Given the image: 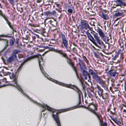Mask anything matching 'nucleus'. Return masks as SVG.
<instances>
[{"mask_svg":"<svg viewBox=\"0 0 126 126\" xmlns=\"http://www.w3.org/2000/svg\"><path fill=\"white\" fill-rule=\"evenodd\" d=\"M7 74L9 75L10 78L12 80V82H14L15 83L12 85L13 86L17 87L21 92L22 90L20 86L18 84L17 82V76L14 73H11L9 72L7 73Z\"/></svg>","mask_w":126,"mask_h":126,"instance_id":"nucleus-1","label":"nucleus"},{"mask_svg":"<svg viewBox=\"0 0 126 126\" xmlns=\"http://www.w3.org/2000/svg\"><path fill=\"white\" fill-rule=\"evenodd\" d=\"M54 82L57 84L60 85L74 89L78 92L79 94V97H80L81 94V93L79 90L78 88L75 85H72L71 84H65L62 82H60L56 80L54 81Z\"/></svg>","mask_w":126,"mask_h":126,"instance_id":"nucleus-2","label":"nucleus"},{"mask_svg":"<svg viewBox=\"0 0 126 126\" xmlns=\"http://www.w3.org/2000/svg\"><path fill=\"white\" fill-rule=\"evenodd\" d=\"M54 51L62 55L63 56L67 58L68 59L67 62L70 65H71V66L76 72V68L75 66H74V63L72 62L71 60L68 59L67 56V54L66 53H63V52L62 50H59L58 49H54Z\"/></svg>","mask_w":126,"mask_h":126,"instance_id":"nucleus-3","label":"nucleus"},{"mask_svg":"<svg viewBox=\"0 0 126 126\" xmlns=\"http://www.w3.org/2000/svg\"><path fill=\"white\" fill-rule=\"evenodd\" d=\"M96 31L101 37V39L106 43H108L109 40L108 38L106 37V35L102 32V30L98 27Z\"/></svg>","mask_w":126,"mask_h":126,"instance_id":"nucleus-4","label":"nucleus"},{"mask_svg":"<svg viewBox=\"0 0 126 126\" xmlns=\"http://www.w3.org/2000/svg\"><path fill=\"white\" fill-rule=\"evenodd\" d=\"M34 102H35L36 103V104H37L39 106H41V107H42L43 108H44V109H43L42 110V112L44 111L46 109L47 110H48L52 112H57V110H55L54 109H52V108H50L47 106L46 104H41L37 102H36L35 101H34Z\"/></svg>","mask_w":126,"mask_h":126,"instance_id":"nucleus-5","label":"nucleus"},{"mask_svg":"<svg viewBox=\"0 0 126 126\" xmlns=\"http://www.w3.org/2000/svg\"><path fill=\"white\" fill-rule=\"evenodd\" d=\"M91 33L93 35L97 43L100 46H102L104 45L103 41L100 38L97 33L94 31L91 32Z\"/></svg>","mask_w":126,"mask_h":126,"instance_id":"nucleus-6","label":"nucleus"},{"mask_svg":"<svg viewBox=\"0 0 126 126\" xmlns=\"http://www.w3.org/2000/svg\"><path fill=\"white\" fill-rule=\"evenodd\" d=\"M35 56V57L38 58L39 59V63L40 69L43 74L46 76L45 74L43 71L42 68V65L44 64V62H43L42 58L41 57V55L40 54H38L36 55Z\"/></svg>","mask_w":126,"mask_h":126,"instance_id":"nucleus-7","label":"nucleus"},{"mask_svg":"<svg viewBox=\"0 0 126 126\" xmlns=\"http://www.w3.org/2000/svg\"><path fill=\"white\" fill-rule=\"evenodd\" d=\"M80 29L82 30L85 29L87 30L88 29H89L90 27L87 22L85 20H82L81 22L80 25Z\"/></svg>","mask_w":126,"mask_h":126,"instance_id":"nucleus-8","label":"nucleus"},{"mask_svg":"<svg viewBox=\"0 0 126 126\" xmlns=\"http://www.w3.org/2000/svg\"><path fill=\"white\" fill-rule=\"evenodd\" d=\"M60 38L62 39V43L66 48H68V43L67 39L65 35L63 34H61L60 35Z\"/></svg>","mask_w":126,"mask_h":126,"instance_id":"nucleus-9","label":"nucleus"},{"mask_svg":"<svg viewBox=\"0 0 126 126\" xmlns=\"http://www.w3.org/2000/svg\"><path fill=\"white\" fill-rule=\"evenodd\" d=\"M86 34L89 39L96 46L98 47H99L98 45L97 44L94 38L91 35V34L89 32H87L86 33Z\"/></svg>","mask_w":126,"mask_h":126,"instance_id":"nucleus-10","label":"nucleus"},{"mask_svg":"<svg viewBox=\"0 0 126 126\" xmlns=\"http://www.w3.org/2000/svg\"><path fill=\"white\" fill-rule=\"evenodd\" d=\"M57 113L58 112H57L56 114H52V117L56 122L58 126H61L60 122Z\"/></svg>","mask_w":126,"mask_h":126,"instance_id":"nucleus-11","label":"nucleus"},{"mask_svg":"<svg viewBox=\"0 0 126 126\" xmlns=\"http://www.w3.org/2000/svg\"><path fill=\"white\" fill-rule=\"evenodd\" d=\"M16 55H13L10 56L7 59V62L8 63H10L12 62L16 61L17 59Z\"/></svg>","mask_w":126,"mask_h":126,"instance_id":"nucleus-12","label":"nucleus"},{"mask_svg":"<svg viewBox=\"0 0 126 126\" xmlns=\"http://www.w3.org/2000/svg\"><path fill=\"white\" fill-rule=\"evenodd\" d=\"M96 88L98 89L97 93L100 96H102V93L103 92V90L101 88L100 86L97 85H96Z\"/></svg>","mask_w":126,"mask_h":126,"instance_id":"nucleus-13","label":"nucleus"},{"mask_svg":"<svg viewBox=\"0 0 126 126\" xmlns=\"http://www.w3.org/2000/svg\"><path fill=\"white\" fill-rule=\"evenodd\" d=\"M95 79L97 82L99 83V84L101 83V82L103 81V80L101 79L97 75L94 79Z\"/></svg>","mask_w":126,"mask_h":126,"instance_id":"nucleus-14","label":"nucleus"},{"mask_svg":"<svg viewBox=\"0 0 126 126\" xmlns=\"http://www.w3.org/2000/svg\"><path fill=\"white\" fill-rule=\"evenodd\" d=\"M124 16V14L122 12H120L118 11L114 15L115 17L121 16L123 17Z\"/></svg>","mask_w":126,"mask_h":126,"instance_id":"nucleus-15","label":"nucleus"},{"mask_svg":"<svg viewBox=\"0 0 126 126\" xmlns=\"http://www.w3.org/2000/svg\"><path fill=\"white\" fill-rule=\"evenodd\" d=\"M89 110L92 112L93 113L95 114L97 117L98 119L99 120H100V119L99 117V115L96 112L94 111V110L91 108L90 107H89L88 108Z\"/></svg>","mask_w":126,"mask_h":126,"instance_id":"nucleus-16","label":"nucleus"},{"mask_svg":"<svg viewBox=\"0 0 126 126\" xmlns=\"http://www.w3.org/2000/svg\"><path fill=\"white\" fill-rule=\"evenodd\" d=\"M76 107H72L71 108H68L66 109H65L63 110H61V111L60 112H63L65 111H68L69 110H72L73 109H74L75 108H76Z\"/></svg>","mask_w":126,"mask_h":126,"instance_id":"nucleus-17","label":"nucleus"},{"mask_svg":"<svg viewBox=\"0 0 126 126\" xmlns=\"http://www.w3.org/2000/svg\"><path fill=\"white\" fill-rule=\"evenodd\" d=\"M89 72L90 74L92 76V77L93 79L95 77H95L97 75L95 72L91 69L89 70Z\"/></svg>","mask_w":126,"mask_h":126,"instance_id":"nucleus-18","label":"nucleus"},{"mask_svg":"<svg viewBox=\"0 0 126 126\" xmlns=\"http://www.w3.org/2000/svg\"><path fill=\"white\" fill-rule=\"evenodd\" d=\"M20 52V51L18 49H15L14 50L12 53L13 55H16V54H18Z\"/></svg>","mask_w":126,"mask_h":126,"instance_id":"nucleus-19","label":"nucleus"},{"mask_svg":"<svg viewBox=\"0 0 126 126\" xmlns=\"http://www.w3.org/2000/svg\"><path fill=\"white\" fill-rule=\"evenodd\" d=\"M94 92L93 91L89 92L88 95L89 97L90 98H92L94 96Z\"/></svg>","mask_w":126,"mask_h":126,"instance_id":"nucleus-20","label":"nucleus"},{"mask_svg":"<svg viewBox=\"0 0 126 126\" xmlns=\"http://www.w3.org/2000/svg\"><path fill=\"white\" fill-rule=\"evenodd\" d=\"M79 65L80 66V69L82 70L83 69L82 66L84 67L85 66V64L83 61L80 63H79Z\"/></svg>","mask_w":126,"mask_h":126,"instance_id":"nucleus-21","label":"nucleus"},{"mask_svg":"<svg viewBox=\"0 0 126 126\" xmlns=\"http://www.w3.org/2000/svg\"><path fill=\"white\" fill-rule=\"evenodd\" d=\"M102 17L104 19L107 20L109 18V17L106 14H104L102 12Z\"/></svg>","mask_w":126,"mask_h":126,"instance_id":"nucleus-22","label":"nucleus"},{"mask_svg":"<svg viewBox=\"0 0 126 126\" xmlns=\"http://www.w3.org/2000/svg\"><path fill=\"white\" fill-rule=\"evenodd\" d=\"M100 84L103 87H105L108 86V85L106 83L105 81L103 80Z\"/></svg>","mask_w":126,"mask_h":126,"instance_id":"nucleus-23","label":"nucleus"},{"mask_svg":"<svg viewBox=\"0 0 126 126\" xmlns=\"http://www.w3.org/2000/svg\"><path fill=\"white\" fill-rule=\"evenodd\" d=\"M108 94L107 93H106L105 94H104L103 95L102 94V96H102V98L103 99H107L108 98Z\"/></svg>","mask_w":126,"mask_h":126,"instance_id":"nucleus-24","label":"nucleus"},{"mask_svg":"<svg viewBox=\"0 0 126 126\" xmlns=\"http://www.w3.org/2000/svg\"><path fill=\"white\" fill-rule=\"evenodd\" d=\"M115 4L116 6H121V0H117L115 1Z\"/></svg>","mask_w":126,"mask_h":126,"instance_id":"nucleus-25","label":"nucleus"},{"mask_svg":"<svg viewBox=\"0 0 126 126\" xmlns=\"http://www.w3.org/2000/svg\"><path fill=\"white\" fill-rule=\"evenodd\" d=\"M117 74V73L115 71L114 72H111L110 74V75L111 77H115Z\"/></svg>","mask_w":126,"mask_h":126,"instance_id":"nucleus-26","label":"nucleus"},{"mask_svg":"<svg viewBox=\"0 0 126 126\" xmlns=\"http://www.w3.org/2000/svg\"><path fill=\"white\" fill-rule=\"evenodd\" d=\"M84 61H85L87 64L89 63V62L87 58L85 56L83 55L82 56Z\"/></svg>","mask_w":126,"mask_h":126,"instance_id":"nucleus-27","label":"nucleus"},{"mask_svg":"<svg viewBox=\"0 0 126 126\" xmlns=\"http://www.w3.org/2000/svg\"><path fill=\"white\" fill-rule=\"evenodd\" d=\"M83 75L86 76V78L87 77L89 76V75L88 72L87 71L84 70L83 72Z\"/></svg>","mask_w":126,"mask_h":126,"instance_id":"nucleus-28","label":"nucleus"},{"mask_svg":"<svg viewBox=\"0 0 126 126\" xmlns=\"http://www.w3.org/2000/svg\"><path fill=\"white\" fill-rule=\"evenodd\" d=\"M10 45L11 46H12L14 44V42L11 39L10 40Z\"/></svg>","mask_w":126,"mask_h":126,"instance_id":"nucleus-29","label":"nucleus"},{"mask_svg":"<svg viewBox=\"0 0 126 126\" xmlns=\"http://www.w3.org/2000/svg\"><path fill=\"white\" fill-rule=\"evenodd\" d=\"M123 115L126 118V110H124L123 111Z\"/></svg>","mask_w":126,"mask_h":126,"instance_id":"nucleus-30","label":"nucleus"},{"mask_svg":"<svg viewBox=\"0 0 126 126\" xmlns=\"http://www.w3.org/2000/svg\"><path fill=\"white\" fill-rule=\"evenodd\" d=\"M121 6H126V3L123 2L121 0Z\"/></svg>","mask_w":126,"mask_h":126,"instance_id":"nucleus-31","label":"nucleus"},{"mask_svg":"<svg viewBox=\"0 0 126 126\" xmlns=\"http://www.w3.org/2000/svg\"><path fill=\"white\" fill-rule=\"evenodd\" d=\"M18 57L19 58H21L23 57V55L21 54H19L18 55Z\"/></svg>","mask_w":126,"mask_h":126,"instance_id":"nucleus-32","label":"nucleus"},{"mask_svg":"<svg viewBox=\"0 0 126 126\" xmlns=\"http://www.w3.org/2000/svg\"><path fill=\"white\" fill-rule=\"evenodd\" d=\"M68 13H73V10L70 9H69L68 10Z\"/></svg>","mask_w":126,"mask_h":126,"instance_id":"nucleus-33","label":"nucleus"},{"mask_svg":"<svg viewBox=\"0 0 126 126\" xmlns=\"http://www.w3.org/2000/svg\"><path fill=\"white\" fill-rule=\"evenodd\" d=\"M13 5L14 4V2L13 0H8Z\"/></svg>","mask_w":126,"mask_h":126,"instance_id":"nucleus-34","label":"nucleus"},{"mask_svg":"<svg viewBox=\"0 0 126 126\" xmlns=\"http://www.w3.org/2000/svg\"><path fill=\"white\" fill-rule=\"evenodd\" d=\"M122 51V50L121 49H119V50L118 51V54H119L120 53H121V55H122V54L121 53Z\"/></svg>","mask_w":126,"mask_h":126,"instance_id":"nucleus-35","label":"nucleus"},{"mask_svg":"<svg viewBox=\"0 0 126 126\" xmlns=\"http://www.w3.org/2000/svg\"><path fill=\"white\" fill-rule=\"evenodd\" d=\"M29 25H30L31 26H32V27H36V26H35L34 25V24H32L31 23H29Z\"/></svg>","mask_w":126,"mask_h":126,"instance_id":"nucleus-36","label":"nucleus"},{"mask_svg":"<svg viewBox=\"0 0 126 126\" xmlns=\"http://www.w3.org/2000/svg\"><path fill=\"white\" fill-rule=\"evenodd\" d=\"M115 122L117 124H120V122L118 120H116L115 121Z\"/></svg>","mask_w":126,"mask_h":126,"instance_id":"nucleus-37","label":"nucleus"},{"mask_svg":"<svg viewBox=\"0 0 126 126\" xmlns=\"http://www.w3.org/2000/svg\"><path fill=\"white\" fill-rule=\"evenodd\" d=\"M119 55V54H116L114 56V58H116L118 57Z\"/></svg>","mask_w":126,"mask_h":126,"instance_id":"nucleus-38","label":"nucleus"},{"mask_svg":"<svg viewBox=\"0 0 126 126\" xmlns=\"http://www.w3.org/2000/svg\"><path fill=\"white\" fill-rule=\"evenodd\" d=\"M122 105L125 107H126V103H125L124 104H122Z\"/></svg>","mask_w":126,"mask_h":126,"instance_id":"nucleus-39","label":"nucleus"},{"mask_svg":"<svg viewBox=\"0 0 126 126\" xmlns=\"http://www.w3.org/2000/svg\"><path fill=\"white\" fill-rule=\"evenodd\" d=\"M21 67V66H19V68H18V69H17V71L18 72L19 70L20 69Z\"/></svg>","mask_w":126,"mask_h":126,"instance_id":"nucleus-40","label":"nucleus"},{"mask_svg":"<svg viewBox=\"0 0 126 126\" xmlns=\"http://www.w3.org/2000/svg\"><path fill=\"white\" fill-rule=\"evenodd\" d=\"M79 62H80V63L82 61V60L81 59H80V58H79Z\"/></svg>","mask_w":126,"mask_h":126,"instance_id":"nucleus-41","label":"nucleus"},{"mask_svg":"<svg viewBox=\"0 0 126 126\" xmlns=\"http://www.w3.org/2000/svg\"><path fill=\"white\" fill-rule=\"evenodd\" d=\"M103 124V125H104V126H107V124L106 123H104Z\"/></svg>","mask_w":126,"mask_h":126,"instance_id":"nucleus-42","label":"nucleus"},{"mask_svg":"<svg viewBox=\"0 0 126 126\" xmlns=\"http://www.w3.org/2000/svg\"><path fill=\"white\" fill-rule=\"evenodd\" d=\"M49 23H50V24H52V21H51V20H50V21H49Z\"/></svg>","mask_w":126,"mask_h":126,"instance_id":"nucleus-43","label":"nucleus"},{"mask_svg":"<svg viewBox=\"0 0 126 126\" xmlns=\"http://www.w3.org/2000/svg\"><path fill=\"white\" fill-rule=\"evenodd\" d=\"M110 108H109L108 109V110H107V111H108V112H109V111H110Z\"/></svg>","mask_w":126,"mask_h":126,"instance_id":"nucleus-44","label":"nucleus"},{"mask_svg":"<svg viewBox=\"0 0 126 126\" xmlns=\"http://www.w3.org/2000/svg\"><path fill=\"white\" fill-rule=\"evenodd\" d=\"M95 110H97V108L95 107Z\"/></svg>","mask_w":126,"mask_h":126,"instance_id":"nucleus-45","label":"nucleus"},{"mask_svg":"<svg viewBox=\"0 0 126 126\" xmlns=\"http://www.w3.org/2000/svg\"><path fill=\"white\" fill-rule=\"evenodd\" d=\"M110 113H111V114H113V112L111 111H110Z\"/></svg>","mask_w":126,"mask_h":126,"instance_id":"nucleus-46","label":"nucleus"},{"mask_svg":"<svg viewBox=\"0 0 126 126\" xmlns=\"http://www.w3.org/2000/svg\"><path fill=\"white\" fill-rule=\"evenodd\" d=\"M57 6H59V4H57Z\"/></svg>","mask_w":126,"mask_h":126,"instance_id":"nucleus-47","label":"nucleus"},{"mask_svg":"<svg viewBox=\"0 0 126 126\" xmlns=\"http://www.w3.org/2000/svg\"><path fill=\"white\" fill-rule=\"evenodd\" d=\"M3 17H4V19H5V20L7 21L6 20V18H5V17H4V16H3Z\"/></svg>","mask_w":126,"mask_h":126,"instance_id":"nucleus-48","label":"nucleus"},{"mask_svg":"<svg viewBox=\"0 0 126 126\" xmlns=\"http://www.w3.org/2000/svg\"><path fill=\"white\" fill-rule=\"evenodd\" d=\"M45 54H43V56H44Z\"/></svg>","mask_w":126,"mask_h":126,"instance_id":"nucleus-49","label":"nucleus"},{"mask_svg":"<svg viewBox=\"0 0 126 126\" xmlns=\"http://www.w3.org/2000/svg\"><path fill=\"white\" fill-rule=\"evenodd\" d=\"M23 94H24L25 95V93H23Z\"/></svg>","mask_w":126,"mask_h":126,"instance_id":"nucleus-50","label":"nucleus"},{"mask_svg":"<svg viewBox=\"0 0 126 126\" xmlns=\"http://www.w3.org/2000/svg\"><path fill=\"white\" fill-rule=\"evenodd\" d=\"M1 4H0V6H1Z\"/></svg>","mask_w":126,"mask_h":126,"instance_id":"nucleus-51","label":"nucleus"},{"mask_svg":"<svg viewBox=\"0 0 126 126\" xmlns=\"http://www.w3.org/2000/svg\"><path fill=\"white\" fill-rule=\"evenodd\" d=\"M1 12V11L0 10V13Z\"/></svg>","mask_w":126,"mask_h":126,"instance_id":"nucleus-52","label":"nucleus"},{"mask_svg":"<svg viewBox=\"0 0 126 126\" xmlns=\"http://www.w3.org/2000/svg\"><path fill=\"white\" fill-rule=\"evenodd\" d=\"M0 40H1V38H0Z\"/></svg>","mask_w":126,"mask_h":126,"instance_id":"nucleus-53","label":"nucleus"},{"mask_svg":"<svg viewBox=\"0 0 126 126\" xmlns=\"http://www.w3.org/2000/svg\"><path fill=\"white\" fill-rule=\"evenodd\" d=\"M8 24H9V23H8Z\"/></svg>","mask_w":126,"mask_h":126,"instance_id":"nucleus-54","label":"nucleus"}]
</instances>
